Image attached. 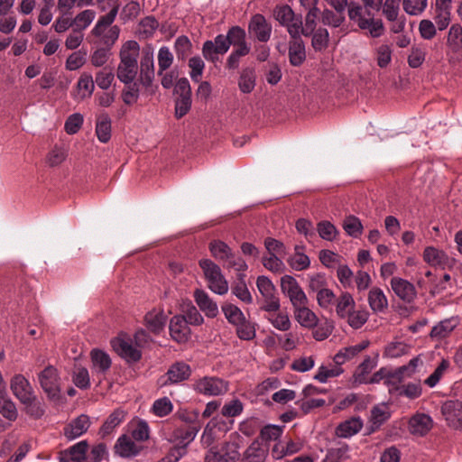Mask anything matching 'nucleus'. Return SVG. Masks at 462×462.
<instances>
[{"instance_id":"obj_1","label":"nucleus","mask_w":462,"mask_h":462,"mask_svg":"<svg viewBox=\"0 0 462 462\" xmlns=\"http://www.w3.org/2000/svg\"><path fill=\"white\" fill-rule=\"evenodd\" d=\"M139 52L140 47L135 41H127L120 50L116 77L124 84H130L136 78Z\"/></svg>"},{"instance_id":"obj_2","label":"nucleus","mask_w":462,"mask_h":462,"mask_svg":"<svg viewBox=\"0 0 462 462\" xmlns=\"http://www.w3.org/2000/svg\"><path fill=\"white\" fill-rule=\"evenodd\" d=\"M208 249L211 255L217 261L222 263L225 268H232L238 273L247 270L248 266L245 261L237 256L226 243L221 240H213L209 243Z\"/></svg>"},{"instance_id":"obj_3","label":"nucleus","mask_w":462,"mask_h":462,"mask_svg":"<svg viewBox=\"0 0 462 462\" xmlns=\"http://www.w3.org/2000/svg\"><path fill=\"white\" fill-rule=\"evenodd\" d=\"M199 264L203 271L208 288L217 294H226L228 291V282L221 268L210 259H201Z\"/></svg>"},{"instance_id":"obj_4","label":"nucleus","mask_w":462,"mask_h":462,"mask_svg":"<svg viewBox=\"0 0 462 462\" xmlns=\"http://www.w3.org/2000/svg\"><path fill=\"white\" fill-rule=\"evenodd\" d=\"M368 18L363 16V7L357 4H351L349 5L348 16L351 21L357 23L358 27L362 30H367L373 38L380 37L383 32L384 27L381 19H374L371 17L370 12L366 11Z\"/></svg>"},{"instance_id":"obj_5","label":"nucleus","mask_w":462,"mask_h":462,"mask_svg":"<svg viewBox=\"0 0 462 462\" xmlns=\"http://www.w3.org/2000/svg\"><path fill=\"white\" fill-rule=\"evenodd\" d=\"M256 287L262 296L260 309L263 311L279 310L281 301L273 282L268 277L261 275L256 280Z\"/></svg>"},{"instance_id":"obj_6","label":"nucleus","mask_w":462,"mask_h":462,"mask_svg":"<svg viewBox=\"0 0 462 462\" xmlns=\"http://www.w3.org/2000/svg\"><path fill=\"white\" fill-rule=\"evenodd\" d=\"M281 291L289 298L293 310L309 303L306 293L297 280L291 275H284L281 278Z\"/></svg>"},{"instance_id":"obj_7","label":"nucleus","mask_w":462,"mask_h":462,"mask_svg":"<svg viewBox=\"0 0 462 462\" xmlns=\"http://www.w3.org/2000/svg\"><path fill=\"white\" fill-rule=\"evenodd\" d=\"M273 15L282 26L286 27L290 36L300 33L301 30V15H296L291 6L288 5L276 6Z\"/></svg>"},{"instance_id":"obj_8","label":"nucleus","mask_w":462,"mask_h":462,"mask_svg":"<svg viewBox=\"0 0 462 462\" xmlns=\"http://www.w3.org/2000/svg\"><path fill=\"white\" fill-rule=\"evenodd\" d=\"M230 48V42L226 35L218 34L214 41H206L203 43L202 53L207 60L216 62L219 60V55H224Z\"/></svg>"},{"instance_id":"obj_9","label":"nucleus","mask_w":462,"mask_h":462,"mask_svg":"<svg viewBox=\"0 0 462 462\" xmlns=\"http://www.w3.org/2000/svg\"><path fill=\"white\" fill-rule=\"evenodd\" d=\"M194 390L204 395L217 396L226 393L228 385L218 377L205 376L194 383Z\"/></svg>"},{"instance_id":"obj_10","label":"nucleus","mask_w":462,"mask_h":462,"mask_svg":"<svg viewBox=\"0 0 462 462\" xmlns=\"http://www.w3.org/2000/svg\"><path fill=\"white\" fill-rule=\"evenodd\" d=\"M39 383L49 398L57 399L60 393L58 372L52 365L39 374Z\"/></svg>"},{"instance_id":"obj_11","label":"nucleus","mask_w":462,"mask_h":462,"mask_svg":"<svg viewBox=\"0 0 462 462\" xmlns=\"http://www.w3.org/2000/svg\"><path fill=\"white\" fill-rule=\"evenodd\" d=\"M441 413L448 425L454 429H462V402L448 400L441 405Z\"/></svg>"},{"instance_id":"obj_12","label":"nucleus","mask_w":462,"mask_h":462,"mask_svg":"<svg viewBox=\"0 0 462 462\" xmlns=\"http://www.w3.org/2000/svg\"><path fill=\"white\" fill-rule=\"evenodd\" d=\"M272 25L262 14H254L248 24L250 35L261 42H266L272 35Z\"/></svg>"},{"instance_id":"obj_13","label":"nucleus","mask_w":462,"mask_h":462,"mask_svg":"<svg viewBox=\"0 0 462 462\" xmlns=\"http://www.w3.org/2000/svg\"><path fill=\"white\" fill-rule=\"evenodd\" d=\"M115 351L127 362H137L141 359V351L133 345L130 338L119 337L111 342Z\"/></svg>"},{"instance_id":"obj_14","label":"nucleus","mask_w":462,"mask_h":462,"mask_svg":"<svg viewBox=\"0 0 462 462\" xmlns=\"http://www.w3.org/2000/svg\"><path fill=\"white\" fill-rule=\"evenodd\" d=\"M170 335L178 343H186L190 337V328L182 316H173L169 324Z\"/></svg>"},{"instance_id":"obj_15","label":"nucleus","mask_w":462,"mask_h":462,"mask_svg":"<svg viewBox=\"0 0 462 462\" xmlns=\"http://www.w3.org/2000/svg\"><path fill=\"white\" fill-rule=\"evenodd\" d=\"M300 35L301 33H296L290 36L288 55L290 63L294 67L300 66L306 60L305 44Z\"/></svg>"},{"instance_id":"obj_16","label":"nucleus","mask_w":462,"mask_h":462,"mask_svg":"<svg viewBox=\"0 0 462 462\" xmlns=\"http://www.w3.org/2000/svg\"><path fill=\"white\" fill-rule=\"evenodd\" d=\"M191 374L190 366L184 362H176L170 366L167 373L165 374V379L162 383V385L178 383L187 380Z\"/></svg>"},{"instance_id":"obj_17","label":"nucleus","mask_w":462,"mask_h":462,"mask_svg":"<svg viewBox=\"0 0 462 462\" xmlns=\"http://www.w3.org/2000/svg\"><path fill=\"white\" fill-rule=\"evenodd\" d=\"M13 393L21 402H28L34 399L32 388L28 380L22 374L14 375L10 383Z\"/></svg>"},{"instance_id":"obj_18","label":"nucleus","mask_w":462,"mask_h":462,"mask_svg":"<svg viewBox=\"0 0 462 462\" xmlns=\"http://www.w3.org/2000/svg\"><path fill=\"white\" fill-rule=\"evenodd\" d=\"M391 287L396 296L407 303L412 302L417 296L414 285L402 278L393 277Z\"/></svg>"},{"instance_id":"obj_19","label":"nucleus","mask_w":462,"mask_h":462,"mask_svg":"<svg viewBox=\"0 0 462 462\" xmlns=\"http://www.w3.org/2000/svg\"><path fill=\"white\" fill-rule=\"evenodd\" d=\"M377 365V358L371 357L369 356H365L363 362L356 367L351 380L352 386L356 387L357 385L367 383V379L370 373Z\"/></svg>"},{"instance_id":"obj_20","label":"nucleus","mask_w":462,"mask_h":462,"mask_svg":"<svg viewBox=\"0 0 462 462\" xmlns=\"http://www.w3.org/2000/svg\"><path fill=\"white\" fill-rule=\"evenodd\" d=\"M89 426V417L86 414H81L72 420L71 422L64 428L63 433L69 440H72L84 434L88 430Z\"/></svg>"},{"instance_id":"obj_21","label":"nucleus","mask_w":462,"mask_h":462,"mask_svg":"<svg viewBox=\"0 0 462 462\" xmlns=\"http://www.w3.org/2000/svg\"><path fill=\"white\" fill-rule=\"evenodd\" d=\"M194 300L199 310L205 313L208 318H216L218 314L217 304L203 290L197 289L194 291Z\"/></svg>"},{"instance_id":"obj_22","label":"nucleus","mask_w":462,"mask_h":462,"mask_svg":"<svg viewBox=\"0 0 462 462\" xmlns=\"http://www.w3.org/2000/svg\"><path fill=\"white\" fill-rule=\"evenodd\" d=\"M432 419L424 413H418L412 416L409 421V430L412 435L424 436L432 428Z\"/></svg>"},{"instance_id":"obj_23","label":"nucleus","mask_w":462,"mask_h":462,"mask_svg":"<svg viewBox=\"0 0 462 462\" xmlns=\"http://www.w3.org/2000/svg\"><path fill=\"white\" fill-rule=\"evenodd\" d=\"M369 345L370 342L368 340H364L356 345L344 347L334 356L333 360L336 365H341L366 349Z\"/></svg>"},{"instance_id":"obj_24","label":"nucleus","mask_w":462,"mask_h":462,"mask_svg":"<svg viewBox=\"0 0 462 462\" xmlns=\"http://www.w3.org/2000/svg\"><path fill=\"white\" fill-rule=\"evenodd\" d=\"M76 88L74 97L77 100L82 101L86 98H89L95 89V82L92 75L87 72L82 73L79 78Z\"/></svg>"},{"instance_id":"obj_25","label":"nucleus","mask_w":462,"mask_h":462,"mask_svg":"<svg viewBox=\"0 0 462 462\" xmlns=\"http://www.w3.org/2000/svg\"><path fill=\"white\" fill-rule=\"evenodd\" d=\"M154 79L153 57L151 53H146L140 63V83L148 88L152 85Z\"/></svg>"},{"instance_id":"obj_26","label":"nucleus","mask_w":462,"mask_h":462,"mask_svg":"<svg viewBox=\"0 0 462 462\" xmlns=\"http://www.w3.org/2000/svg\"><path fill=\"white\" fill-rule=\"evenodd\" d=\"M294 317L297 322L304 328H314L318 326L319 318L308 308V305L298 307L293 310Z\"/></svg>"},{"instance_id":"obj_27","label":"nucleus","mask_w":462,"mask_h":462,"mask_svg":"<svg viewBox=\"0 0 462 462\" xmlns=\"http://www.w3.org/2000/svg\"><path fill=\"white\" fill-rule=\"evenodd\" d=\"M266 312V319L274 328L282 332H287L291 329V321L287 311H282L280 309L279 310Z\"/></svg>"},{"instance_id":"obj_28","label":"nucleus","mask_w":462,"mask_h":462,"mask_svg":"<svg viewBox=\"0 0 462 462\" xmlns=\"http://www.w3.org/2000/svg\"><path fill=\"white\" fill-rule=\"evenodd\" d=\"M423 260L434 267H444L448 263V254L434 246H427L423 252Z\"/></svg>"},{"instance_id":"obj_29","label":"nucleus","mask_w":462,"mask_h":462,"mask_svg":"<svg viewBox=\"0 0 462 462\" xmlns=\"http://www.w3.org/2000/svg\"><path fill=\"white\" fill-rule=\"evenodd\" d=\"M363 428L360 417H353L341 422L336 429V434L339 438H350L358 433Z\"/></svg>"},{"instance_id":"obj_30","label":"nucleus","mask_w":462,"mask_h":462,"mask_svg":"<svg viewBox=\"0 0 462 462\" xmlns=\"http://www.w3.org/2000/svg\"><path fill=\"white\" fill-rule=\"evenodd\" d=\"M115 450L122 457H130L136 456L140 452V447L130 437L123 435L117 439Z\"/></svg>"},{"instance_id":"obj_31","label":"nucleus","mask_w":462,"mask_h":462,"mask_svg":"<svg viewBox=\"0 0 462 462\" xmlns=\"http://www.w3.org/2000/svg\"><path fill=\"white\" fill-rule=\"evenodd\" d=\"M458 325V320L456 318H449L444 320H441L437 325H435L430 331V337L434 339H443L450 335V333L457 328Z\"/></svg>"},{"instance_id":"obj_32","label":"nucleus","mask_w":462,"mask_h":462,"mask_svg":"<svg viewBox=\"0 0 462 462\" xmlns=\"http://www.w3.org/2000/svg\"><path fill=\"white\" fill-rule=\"evenodd\" d=\"M268 455V447L254 440L245 453L244 462H264Z\"/></svg>"},{"instance_id":"obj_33","label":"nucleus","mask_w":462,"mask_h":462,"mask_svg":"<svg viewBox=\"0 0 462 462\" xmlns=\"http://www.w3.org/2000/svg\"><path fill=\"white\" fill-rule=\"evenodd\" d=\"M119 5L116 4L106 14L100 16L91 31L92 35L101 36L107 28L109 29L116 20Z\"/></svg>"},{"instance_id":"obj_34","label":"nucleus","mask_w":462,"mask_h":462,"mask_svg":"<svg viewBox=\"0 0 462 462\" xmlns=\"http://www.w3.org/2000/svg\"><path fill=\"white\" fill-rule=\"evenodd\" d=\"M355 308L356 301L349 292H342L336 300V313L342 319H345Z\"/></svg>"},{"instance_id":"obj_35","label":"nucleus","mask_w":462,"mask_h":462,"mask_svg":"<svg viewBox=\"0 0 462 462\" xmlns=\"http://www.w3.org/2000/svg\"><path fill=\"white\" fill-rule=\"evenodd\" d=\"M90 357L92 362V369L98 373L104 374L111 366V359L109 356L99 349H93L90 352Z\"/></svg>"},{"instance_id":"obj_36","label":"nucleus","mask_w":462,"mask_h":462,"mask_svg":"<svg viewBox=\"0 0 462 462\" xmlns=\"http://www.w3.org/2000/svg\"><path fill=\"white\" fill-rule=\"evenodd\" d=\"M303 251V245H296L294 248V254L287 259L290 266L296 271L306 270L310 265V260Z\"/></svg>"},{"instance_id":"obj_37","label":"nucleus","mask_w":462,"mask_h":462,"mask_svg":"<svg viewBox=\"0 0 462 462\" xmlns=\"http://www.w3.org/2000/svg\"><path fill=\"white\" fill-rule=\"evenodd\" d=\"M144 320L150 331L159 334L165 327L167 317L163 311L152 310L145 315Z\"/></svg>"},{"instance_id":"obj_38","label":"nucleus","mask_w":462,"mask_h":462,"mask_svg":"<svg viewBox=\"0 0 462 462\" xmlns=\"http://www.w3.org/2000/svg\"><path fill=\"white\" fill-rule=\"evenodd\" d=\"M96 134L101 143H107L111 138V119L106 113L99 115L96 123Z\"/></svg>"},{"instance_id":"obj_39","label":"nucleus","mask_w":462,"mask_h":462,"mask_svg":"<svg viewBox=\"0 0 462 462\" xmlns=\"http://www.w3.org/2000/svg\"><path fill=\"white\" fill-rule=\"evenodd\" d=\"M368 303L374 312H383L388 307V300L383 291L377 287H374L368 293Z\"/></svg>"},{"instance_id":"obj_40","label":"nucleus","mask_w":462,"mask_h":462,"mask_svg":"<svg viewBox=\"0 0 462 462\" xmlns=\"http://www.w3.org/2000/svg\"><path fill=\"white\" fill-rule=\"evenodd\" d=\"M256 85V74L254 69H244L238 79V88L244 94L251 93Z\"/></svg>"},{"instance_id":"obj_41","label":"nucleus","mask_w":462,"mask_h":462,"mask_svg":"<svg viewBox=\"0 0 462 462\" xmlns=\"http://www.w3.org/2000/svg\"><path fill=\"white\" fill-rule=\"evenodd\" d=\"M125 417V411L121 409L115 410L106 420L104 424L99 430V434L105 438L109 435L124 420Z\"/></svg>"},{"instance_id":"obj_42","label":"nucleus","mask_w":462,"mask_h":462,"mask_svg":"<svg viewBox=\"0 0 462 462\" xmlns=\"http://www.w3.org/2000/svg\"><path fill=\"white\" fill-rule=\"evenodd\" d=\"M447 45L453 52L462 51V26L460 24L455 23L449 28Z\"/></svg>"},{"instance_id":"obj_43","label":"nucleus","mask_w":462,"mask_h":462,"mask_svg":"<svg viewBox=\"0 0 462 462\" xmlns=\"http://www.w3.org/2000/svg\"><path fill=\"white\" fill-rule=\"evenodd\" d=\"M250 50L251 48L246 42L238 45H234V50L226 60V67L231 69L238 68L240 58L249 54Z\"/></svg>"},{"instance_id":"obj_44","label":"nucleus","mask_w":462,"mask_h":462,"mask_svg":"<svg viewBox=\"0 0 462 462\" xmlns=\"http://www.w3.org/2000/svg\"><path fill=\"white\" fill-rule=\"evenodd\" d=\"M181 311L182 318L189 325L199 326L204 322V318L190 301L182 305Z\"/></svg>"},{"instance_id":"obj_45","label":"nucleus","mask_w":462,"mask_h":462,"mask_svg":"<svg viewBox=\"0 0 462 462\" xmlns=\"http://www.w3.org/2000/svg\"><path fill=\"white\" fill-rule=\"evenodd\" d=\"M368 318H369V313L366 310L354 309L347 315V317H346L345 320L352 328L358 329L366 323V321L368 320Z\"/></svg>"},{"instance_id":"obj_46","label":"nucleus","mask_w":462,"mask_h":462,"mask_svg":"<svg viewBox=\"0 0 462 462\" xmlns=\"http://www.w3.org/2000/svg\"><path fill=\"white\" fill-rule=\"evenodd\" d=\"M311 35V46L316 51L320 52L328 48L329 42V33L327 29L319 28L316 31L314 30Z\"/></svg>"},{"instance_id":"obj_47","label":"nucleus","mask_w":462,"mask_h":462,"mask_svg":"<svg viewBox=\"0 0 462 462\" xmlns=\"http://www.w3.org/2000/svg\"><path fill=\"white\" fill-rule=\"evenodd\" d=\"M244 276V274L238 275L239 282L232 286L231 291L241 301L251 304L253 303V297L246 286Z\"/></svg>"},{"instance_id":"obj_48","label":"nucleus","mask_w":462,"mask_h":462,"mask_svg":"<svg viewBox=\"0 0 462 462\" xmlns=\"http://www.w3.org/2000/svg\"><path fill=\"white\" fill-rule=\"evenodd\" d=\"M199 430V426L197 424L190 425L186 429H179L176 430L175 435L178 439H180V445L177 447H183L184 453L186 452V447L195 439L196 435Z\"/></svg>"},{"instance_id":"obj_49","label":"nucleus","mask_w":462,"mask_h":462,"mask_svg":"<svg viewBox=\"0 0 462 462\" xmlns=\"http://www.w3.org/2000/svg\"><path fill=\"white\" fill-rule=\"evenodd\" d=\"M342 226L346 234L352 237H359L363 233V225L356 216H347L344 219Z\"/></svg>"},{"instance_id":"obj_50","label":"nucleus","mask_w":462,"mask_h":462,"mask_svg":"<svg viewBox=\"0 0 462 462\" xmlns=\"http://www.w3.org/2000/svg\"><path fill=\"white\" fill-rule=\"evenodd\" d=\"M305 15V25L301 23V30L300 33L304 36H310L317 26V19L320 14L319 8L308 9Z\"/></svg>"},{"instance_id":"obj_51","label":"nucleus","mask_w":462,"mask_h":462,"mask_svg":"<svg viewBox=\"0 0 462 462\" xmlns=\"http://www.w3.org/2000/svg\"><path fill=\"white\" fill-rule=\"evenodd\" d=\"M95 17L96 13L91 9L81 11L73 18L74 28L83 32L91 24Z\"/></svg>"},{"instance_id":"obj_52","label":"nucleus","mask_w":462,"mask_h":462,"mask_svg":"<svg viewBox=\"0 0 462 462\" xmlns=\"http://www.w3.org/2000/svg\"><path fill=\"white\" fill-rule=\"evenodd\" d=\"M410 351V346L402 341L390 342L384 348L383 355L386 357L396 358L406 355Z\"/></svg>"},{"instance_id":"obj_53","label":"nucleus","mask_w":462,"mask_h":462,"mask_svg":"<svg viewBox=\"0 0 462 462\" xmlns=\"http://www.w3.org/2000/svg\"><path fill=\"white\" fill-rule=\"evenodd\" d=\"M390 417V414L386 408L375 406L371 411L370 420L372 422L370 432H374L379 427L384 423Z\"/></svg>"},{"instance_id":"obj_54","label":"nucleus","mask_w":462,"mask_h":462,"mask_svg":"<svg viewBox=\"0 0 462 462\" xmlns=\"http://www.w3.org/2000/svg\"><path fill=\"white\" fill-rule=\"evenodd\" d=\"M222 311L228 322L233 325L241 323V321L245 319L242 310L237 306L231 303L224 304L222 306Z\"/></svg>"},{"instance_id":"obj_55","label":"nucleus","mask_w":462,"mask_h":462,"mask_svg":"<svg viewBox=\"0 0 462 462\" xmlns=\"http://www.w3.org/2000/svg\"><path fill=\"white\" fill-rule=\"evenodd\" d=\"M343 373L341 365H336L332 367L321 365L319 367L314 379L320 383H327L329 378L337 377Z\"/></svg>"},{"instance_id":"obj_56","label":"nucleus","mask_w":462,"mask_h":462,"mask_svg":"<svg viewBox=\"0 0 462 462\" xmlns=\"http://www.w3.org/2000/svg\"><path fill=\"white\" fill-rule=\"evenodd\" d=\"M235 326L236 327V335L240 339L252 340L255 337L256 331L254 324L246 319Z\"/></svg>"},{"instance_id":"obj_57","label":"nucleus","mask_w":462,"mask_h":462,"mask_svg":"<svg viewBox=\"0 0 462 462\" xmlns=\"http://www.w3.org/2000/svg\"><path fill=\"white\" fill-rule=\"evenodd\" d=\"M191 47L192 44L187 36H179L174 42V51L177 58L182 60H185L190 53Z\"/></svg>"},{"instance_id":"obj_58","label":"nucleus","mask_w":462,"mask_h":462,"mask_svg":"<svg viewBox=\"0 0 462 462\" xmlns=\"http://www.w3.org/2000/svg\"><path fill=\"white\" fill-rule=\"evenodd\" d=\"M173 62V55L166 46L161 47L158 51V75L167 70Z\"/></svg>"},{"instance_id":"obj_59","label":"nucleus","mask_w":462,"mask_h":462,"mask_svg":"<svg viewBox=\"0 0 462 462\" xmlns=\"http://www.w3.org/2000/svg\"><path fill=\"white\" fill-rule=\"evenodd\" d=\"M115 79V75L111 69L104 68L96 73V79L97 87L101 89H108Z\"/></svg>"},{"instance_id":"obj_60","label":"nucleus","mask_w":462,"mask_h":462,"mask_svg":"<svg viewBox=\"0 0 462 462\" xmlns=\"http://www.w3.org/2000/svg\"><path fill=\"white\" fill-rule=\"evenodd\" d=\"M428 0H402L403 10L410 15H420L427 7Z\"/></svg>"},{"instance_id":"obj_61","label":"nucleus","mask_w":462,"mask_h":462,"mask_svg":"<svg viewBox=\"0 0 462 462\" xmlns=\"http://www.w3.org/2000/svg\"><path fill=\"white\" fill-rule=\"evenodd\" d=\"M317 231L319 236L327 241H333L337 235V229L329 221H320L317 225Z\"/></svg>"},{"instance_id":"obj_62","label":"nucleus","mask_w":462,"mask_h":462,"mask_svg":"<svg viewBox=\"0 0 462 462\" xmlns=\"http://www.w3.org/2000/svg\"><path fill=\"white\" fill-rule=\"evenodd\" d=\"M159 26V23L152 16H147L139 23L138 32L143 38L151 37Z\"/></svg>"},{"instance_id":"obj_63","label":"nucleus","mask_w":462,"mask_h":462,"mask_svg":"<svg viewBox=\"0 0 462 462\" xmlns=\"http://www.w3.org/2000/svg\"><path fill=\"white\" fill-rule=\"evenodd\" d=\"M191 96L176 97L175 98V116L180 119L186 116L191 108Z\"/></svg>"},{"instance_id":"obj_64","label":"nucleus","mask_w":462,"mask_h":462,"mask_svg":"<svg viewBox=\"0 0 462 462\" xmlns=\"http://www.w3.org/2000/svg\"><path fill=\"white\" fill-rule=\"evenodd\" d=\"M219 450L224 462H235L239 457L238 446L235 442H225Z\"/></svg>"}]
</instances>
